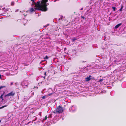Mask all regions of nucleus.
<instances>
[{
	"label": "nucleus",
	"mask_w": 126,
	"mask_h": 126,
	"mask_svg": "<svg viewBox=\"0 0 126 126\" xmlns=\"http://www.w3.org/2000/svg\"><path fill=\"white\" fill-rule=\"evenodd\" d=\"M48 1L47 0H42V1L37 2V4H36L37 10L42 11H46L47 10L46 6L48 5L46 3Z\"/></svg>",
	"instance_id": "obj_1"
},
{
	"label": "nucleus",
	"mask_w": 126,
	"mask_h": 126,
	"mask_svg": "<svg viewBox=\"0 0 126 126\" xmlns=\"http://www.w3.org/2000/svg\"><path fill=\"white\" fill-rule=\"evenodd\" d=\"M63 111V109L62 106L60 105L57 108L56 110H55L53 112L54 114L62 113Z\"/></svg>",
	"instance_id": "obj_2"
},
{
	"label": "nucleus",
	"mask_w": 126,
	"mask_h": 126,
	"mask_svg": "<svg viewBox=\"0 0 126 126\" xmlns=\"http://www.w3.org/2000/svg\"><path fill=\"white\" fill-rule=\"evenodd\" d=\"M15 93L13 91H12L8 94L4 96L5 97H6L7 96H13L15 95Z\"/></svg>",
	"instance_id": "obj_3"
},
{
	"label": "nucleus",
	"mask_w": 126,
	"mask_h": 126,
	"mask_svg": "<svg viewBox=\"0 0 126 126\" xmlns=\"http://www.w3.org/2000/svg\"><path fill=\"white\" fill-rule=\"evenodd\" d=\"M49 80L47 79L46 80H45L42 82L41 83L45 85H47L49 84Z\"/></svg>",
	"instance_id": "obj_4"
},
{
	"label": "nucleus",
	"mask_w": 126,
	"mask_h": 126,
	"mask_svg": "<svg viewBox=\"0 0 126 126\" xmlns=\"http://www.w3.org/2000/svg\"><path fill=\"white\" fill-rule=\"evenodd\" d=\"M91 77V76L90 75L89 77H87L85 79L86 81L87 82L89 81L91 79V78H90Z\"/></svg>",
	"instance_id": "obj_5"
},
{
	"label": "nucleus",
	"mask_w": 126,
	"mask_h": 126,
	"mask_svg": "<svg viewBox=\"0 0 126 126\" xmlns=\"http://www.w3.org/2000/svg\"><path fill=\"white\" fill-rule=\"evenodd\" d=\"M122 25V23H119L117 25L115 26V29H117L119 28L120 26Z\"/></svg>",
	"instance_id": "obj_6"
},
{
	"label": "nucleus",
	"mask_w": 126,
	"mask_h": 126,
	"mask_svg": "<svg viewBox=\"0 0 126 126\" xmlns=\"http://www.w3.org/2000/svg\"><path fill=\"white\" fill-rule=\"evenodd\" d=\"M35 10V8H31L30 10V11L31 12H32L34 11Z\"/></svg>",
	"instance_id": "obj_7"
},
{
	"label": "nucleus",
	"mask_w": 126,
	"mask_h": 126,
	"mask_svg": "<svg viewBox=\"0 0 126 126\" xmlns=\"http://www.w3.org/2000/svg\"><path fill=\"white\" fill-rule=\"evenodd\" d=\"M3 94H1L0 96V98L1 99L2 101H3L4 100V99L3 97Z\"/></svg>",
	"instance_id": "obj_8"
},
{
	"label": "nucleus",
	"mask_w": 126,
	"mask_h": 126,
	"mask_svg": "<svg viewBox=\"0 0 126 126\" xmlns=\"http://www.w3.org/2000/svg\"><path fill=\"white\" fill-rule=\"evenodd\" d=\"M123 7L124 6H123V5H122L121 7V8L119 9V11H120L121 12L122 11V9Z\"/></svg>",
	"instance_id": "obj_9"
},
{
	"label": "nucleus",
	"mask_w": 126,
	"mask_h": 126,
	"mask_svg": "<svg viewBox=\"0 0 126 126\" xmlns=\"http://www.w3.org/2000/svg\"><path fill=\"white\" fill-rule=\"evenodd\" d=\"M77 39L76 38H74L72 39V41L73 42H74L76 40H77Z\"/></svg>",
	"instance_id": "obj_10"
},
{
	"label": "nucleus",
	"mask_w": 126,
	"mask_h": 126,
	"mask_svg": "<svg viewBox=\"0 0 126 126\" xmlns=\"http://www.w3.org/2000/svg\"><path fill=\"white\" fill-rule=\"evenodd\" d=\"M31 1L32 2H33L35 4L36 7V4H37V2L36 3H35L34 1V0H31Z\"/></svg>",
	"instance_id": "obj_11"
},
{
	"label": "nucleus",
	"mask_w": 126,
	"mask_h": 126,
	"mask_svg": "<svg viewBox=\"0 0 126 126\" xmlns=\"http://www.w3.org/2000/svg\"><path fill=\"white\" fill-rule=\"evenodd\" d=\"M49 58L47 56H46L45 57H44V59H48Z\"/></svg>",
	"instance_id": "obj_12"
},
{
	"label": "nucleus",
	"mask_w": 126,
	"mask_h": 126,
	"mask_svg": "<svg viewBox=\"0 0 126 126\" xmlns=\"http://www.w3.org/2000/svg\"><path fill=\"white\" fill-rule=\"evenodd\" d=\"M7 105H5V106H4L2 107H0V109L3 108L4 107H7Z\"/></svg>",
	"instance_id": "obj_13"
},
{
	"label": "nucleus",
	"mask_w": 126,
	"mask_h": 126,
	"mask_svg": "<svg viewBox=\"0 0 126 126\" xmlns=\"http://www.w3.org/2000/svg\"><path fill=\"white\" fill-rule=\"evenodd\" d=\"M63 18V16H61L60 18H59V20H60L61 19H62Z\"/></svg>",
	"instance_id": "obj_14"
},
{
	"label": "nucleus",
	"mask_w": 126,
	"mask_h": 126,
	"mask_svg": "<svg viewBox=\"0 0 126 126\" xmlns=\"http://www.w3.org/2000/svg\"><path fill=\"white\" fill-rule=\"evenodd\" d=\"M112 8L113 10V11H115V9H116V8L114 7H112Z\"/></svg>",
	"instance_id": "obj_15"
},
{
	"label": "nucleus",
	"mask_w": 126,
	"mask_h": 126,
	"mask_svg": "<svg viewBox=\"0 0 126 126\" xmlns=\"http://www.w3.org/2000/svg\"><path fill=\"white\" fill-rule=\"evenodd\" d=\"M47 119V116H45V119H44L43 120H46Z\"/></svg>",
	"instance_id": "obj_16"
},
{
	"label": "nucleus",
	"mask_w": 126,
	"mask_h": 126,
	"mask_svg": "<svg viewBox=\"0 0 126 126\" xmlns=\"http://www.w3.org/2000/svg\"><path fill=\"white\" fill-rule=\"evenodd\" d=\"M81 17L83 18V19H85L86 18L84 16H81Z\"/></svg>",
	"instance_id": "obj_17"
},
{
	"label": "nucleus",
	"mask_w": 126,
	"mask_h": 126,
	"mask_svg": "<svg viewBox=\"0 0 126 126\" xmlns=\"http://www.w3.org/2000/svg\"><path fill=\"white\" fill-rule=\"evenodd\" d=\"M14 2H12L11 3V5H13L14 4Z\"/></svg>",
	"instance_id": "obj_18"
},
{
	"label": "nucleus",
	"mask_w": 126,
	"mask_h": 126,
	"mask_svg": "<svg viewBox=\"0 0 126 126\" xmlns=\"http://www.w3.org/2000/svg\"><path fill=\"white\" fill-rule=\"evenodd\" d=\"M103 80V79H100L99 80V81L100 82H101Z\"/></svg>",
	"instance_id": "obj_19"
},
{
	"label": "nucleus",
	"mask_w": 126,
	"mask_h": 126,
	"mask_svg": "<svg viewBox=\"0 0 126 126\" xmlns=\"http://www.w3.org/2000/svg\"><path fill=\"white\" fill-rule=\"evenodd\" d=\"M8 9H5L4 10V11L5 12H6V11H8Z\"/></svg>",
	"instance_id": "obj_20"
},
{
	"label": "nucleus",
	"mask_w": 126,
	"mask_h": 126,
	"mask_svg": "<svg viewBox=\"0 0 126 126\" xmlns=\"http://www.w3.org/2000/svg\"><path fill=\"white\" fill-rule=\"evenodd\" d=\"M41 112H40V113H39V115H40V116H41Z\"/></svg>",
	"instance_id": "obj_21"
},
{
	"label": "nucleus",
	"mask_w": 126,
	"mask_h": 126,
	"mask_svg": "<svg viewBox=\"0 0 126 126\" xmlns=\"http://www.w3.org/2000/svg\"><path fill=\"white\" fill-rule=\"evenodd\" d=\"M1 86L2 87V88H5V87H6V86Z\"/></svg>",
	"instance_id": "obj_22"
},
{
	"label": "nucleus",
	"mask_w": 126,
	"mask_h": 126,
	"mask_svg": "<svg viewBox=\"0 0 126 126\" xmlns=\"http://www.w3.org/2000/svg\"><path fill=\"white\" fill-rule=\"evenodd\" d=\"M44 75H45V76H46V72H45L44 73Z\"/></svg>",
	"instance_id": "obj_23"
},
{
	"label": "nucleus",
	"mask_w": 126,
	"mask_h": 126,
	"mask_svg": "<svg viewBox=\"0 0 126 126\" xmlns=\"http://www.w3.org/2000/svg\"><path fill=\"white\" fill-rule=\"evenodd\" d=\"M30 122H29L27 123V124H26L27 125H28L29 124V123H30Z\"/></svg>",
	"instance_id": "obj_24"
},
{
	"label": "nucleus",
	"mask_w": 126,
	"mask_h": 126,
	"mask_svg": "<svg viewBox=\"0 0 126 126\" xmlns=\"http://www.w3.org/2000/svg\"><path fill=\"white\" fill-rule=\"evenodd\" d=\"M18 10L17 9V10H16L15 12H18Z\"/></svg>",
	"instance_id": "obj_25"
},
{
	"label": "nucleus",
	"mask_w": 126,
	"mask_h": 126,
	"mask_svg": "<svg viewBox=\"0 0 126 126\" xmlns=\"http://www.w3.org/2000/svg\"><path fill=\"white\" fill-rule=\"evenodd\" d=\"M5 93V92L4 91L3 92V93L2 94H3V95H4V94Z\"/></svg>",
	"instance_id": "obj_26"
},
{
	"label": "nucleus",
	"mask_w": 126,
	"mask_h": 126,
	"mask_svg": "<svg viewBox=\"0 0 126 126\" xmlns=\"http://www.w3.org/2000/svg\"><path fill=\"white\" fill-rule=\"evenodd\" d=\"M2 88V87H1V86H0V90H1V89Z\"/></svg>",
	"instance_id": "obj_27"
},
{
	"label": "nucleus",
	"mask_w": 126,
	"mask_h": 126,
	"mask_svg": "<svg viewBox=\"0 0 126 126\" xmlns=\"http://www.w3.org/2000/svg\"><path fill=\"white\" fill-rule=\"evenodd\" d=\"M1 75L0 74V79H1Z\"/></svg>",
	"instance_id": "obj_28"
},
{
	"label": "nucleus",
	"mask_w": 126,
	"mask_h": 126,
	"mask_svg": "<svg viewBox=\"0 0 126 126\" xmlns=\"http://www.w3.org/2000/svg\"><path fill=\"white\" fill-rule=\"evenodd\" d=\"M37 119V117H36V119H35V120H34V121H35V120H36Z\"/></svg>",
	"instance_id": "obj_29"
},
{
	"label": "nucleus",
	"mask_w": 126,
	"mask_h": 126,
	"mask_svg": "<svg viewBox=\"0 0 126 126\" xmlns=\"http://www.w3.org/2000/svg\"><path fill=\"white\" fill-rule=\"evenodd\" d=\"M52 94V93H51V94H48V96H50V94Z\"/></svg>",
	"instance_id": "obj_30"
},
{
	"label": "nucleus",
	"mask_w": 126,
	"mask_h": 126,
	"mask_svg": "<svg viewBox=\"0 0 126 126\" xmlns=\"http://www.w3.org/2000/svg\"><path fill=\"white\" fill-rule=\"evenodd\" d=\"M2 8V7L0 6V9H1V8Z\"/></svg>",
	"instance_id": "obj_31"
},
{
	"label": "nucleus",
	"mask_w": 126,
	"mask_h": 126,
	"mask_svg": "<svg viewBox=\"0 0 126 126\" xmlns=\"http://www.w3.org/2000/svg\"><path fill=\"white\" fill-rule=\"evenodd\" d=\"M83 10V8H81V10Z\"/></svg>",
	"instance_id": "obj_32"
},
{
	"label": "nucleus",
	"mask_w": 126,
	"mask_h": 126,
	"mask_svg": "<svg viewBox=\"0 0 126 126\" xmlns=\"http://www.w3.org/2000/svg\"><path fill=\"white\" fill-rule=\"evenodd\" d=\"M45 76H45L44 77V79H45Z\"/></svg>",
	"instance_id": "obj_33"
},
{
	"label": "nucleus",
	"mask_w": 126,
	"mask_h": 126,
	"mask_svg": "<svg viewBox=\"0 0 126 126\" xmlns=\"http://www.w3.org/2000/svg\"><path fill=\"white\" fill-rule=\"evenodd\" d=\"M5 9V8H3L2 9L3 10H4Z\"/></svg>",
	"instance_id": "obj_34"
},
{
	"label": "nucleus",
	"mask_w": 126,
	"mask_h": 126,
	"mask_svg": "<svg viewBox=\"0 0 126 126\" xmlns=\"http://www.w3.org/2000/svg\"><path fill=\"white\" fill-rule=\"evenodd\" d=\"M86 62V61H83V62Z\"/></svg>",
	"instance_id": "obj_35"
},
{
	"label": "nucleus",
	"mask_w": 126,
	"mask_h": 126,
	"mask_svg": "<svg viewBox=\"0 0 126 126\" xmlns=\"http://www.w3.org/2000/svg\"><path fill=\"white\" fill-rule=\"evenodd\" d=\"M1 120H0V123H1Z\"/></svg>",
	"instance_id": "obj_36"
},
{
	"label": "nucleus",
	"mask_w": 126,
	"mask_h": 126,
	"mask_svg": "<svg viewBox=\"0 0 126 126\" xmlns=\"http://www.w3.org/2000/svg\"><path fill=\"white\" fill-rule=\"evenodd\" d=\"M44 98V97H43V98Z\"/></svg>",
	"instance_id": "obj_37"
},
{
	"label": "nucleus",
	"mask_w": 126,
	"mask_h": 126,
	"mask_svg": "<svg viewBox=\"0 0 126 126\" xmlns=\"http://www.w3.org/2000/svg\"><path fill=\"white\" fill-rule=\"evenodd\" d=\"M47 26L48 25H49V24H47Z\"/></svg>",
	"instance_id": "obj_38"
},
{
	"label": "nucleus",
	"mask_w": 126,
	"mask_h": 126,
	"mask_svg": "<svg viewBox=\"0 0 126 126\" xmlns=\"http://www.w3.org/2000/svg\"><path fill=\"white\" fill-rule=\"evenodd\" d=\"M36 88H37H37H38V87H37Z\"/></svg>",
	"instance_id": "obj_39"
},
{
	"label": "nucleus",
	"mask_w": 126,
	"mask_h": 126,
	"mask_svg": "<svg viewBox=\"0 0 126 126\" xmlns=\"http://www.w3.org/2000/svg\"><path fill=\"white\" fill-rule=\"evenodd\" d=\"M34 88H35V87H34Z\"/></svg>",
	"instance_id": "obj_40"
},
{
	"label": "nucleus",
	"mask_w": 126,
	"mask_h": 126,
	"mask_svg": "<svg viewBox=\"0 0 126 126\" xmlns=\"http://www.w3.org/2000/svg\"><path fill=\"white\" fill-rule=\"evenodd\" d=\"M66 48H64L65 49Z\"/></svg>",
	"instance_id": "obj_41"
}]
</instances>
